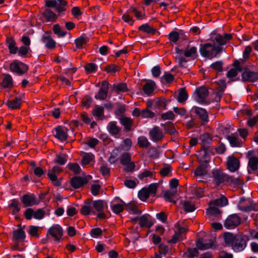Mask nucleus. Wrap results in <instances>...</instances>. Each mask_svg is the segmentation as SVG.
<instances>
[{"label": "nucleus", "mask_w": 258, "mask_h": 258, "mask_svg": "<svg viewBox=\"0 0 258 258\" xmlns=\"http://www.w3.org/2000/svg\"><path fill=\"white\" fill-rule=\"evenodd\" d=\"M110 84L106 81H103L98 92L94 96L96 100H104L106 99L108 93L109 86Z\"/></svg>", "instance_id": "obj_11"}, {"label": "nucleus", "mask_w": 258, "mask_h": 258, "mask_svg": "<svg viewBox=\"0 0 258 258\" xmlns=\"http://www.w3.org/2000/svg\"><path fill=\"white\" fill-rule=\"evenodd\" d=\"M138 144L139 147L142 148H147L151 145L147 138L144 136H141L138 138Z\"/></svg>", "instance_id": "obj_45"}, {"label": "nucleus", "mask_w": 258, "mask_h": 258, "mask_svg": "<svg viewBox=\"0 0 258 258\" xmlns=\"http://www.w3.org/2000/svg\"><path fill=\"white\" fill-rule=\"evenodd\" d=\"M82 103L84 106L89 108L92 103V99L91 96L86 95L83 98Z\"/></svg>", "instance_id": "obj_62"}, {"label": "nucleus", "mask_w": 258, "mask_h": 258, "mask_svg": "<svg viewBox=\"0 0 258 258\" xmlns=\"http://www.w3.org/2000/svg\"><path fill=\"white\" fill-rule=\"evenodd\" d=\"M150 195L146 188H142L138 193L139 198L143 201H146Z\"/></svg>", "instance_id": "obj_52"}, {"label": "nucleus", "mask_w": 258, "mask_h": 258, "mask_svg": "<svg viewBox=\"0 0 258 258\" xmlns=\"http://www.w3.org/2000/svg\"><path fill=\"white\" fill-rule=\"evenodd\" d=\"M53 31L54 33L57 35L59 37H62L67 34V32L61 30L58 24H55L53 26Z\"/></svg>", "instance_id": "obj_51"}, {"label": "nucleus", "mask_w": 258, "mask_h": 258, "mask_svg": "<svg viewBox=\"0 0 258 258\" xmlns=\"http://www.w3.org/2000/svg\"><path fill=\"white\" fill-rule=\"evenodd\" d=\"M130 221L133 224H136L139 221L140 226H152L154 224L155 220H152L149 215L145 214L140 217L131 218Z\"/></svg>", "instance_id": "obj_8"}, {"label": "nucleus", "mask_w": 258, "mask_h": 258, "mask_svg": "<svg viewBox=\"0 0 258 258\" xmlns=\"http://www.w3.org/2000/svg\"><path fill=\"white\" fill-rule=\"evenodd\" d=\"M68 156L66 154L61 153L56 154L54 159V162L60 165L65 164L67 161Z\"/></svg>", "instance_id": "obj_42"}, {"label": "nucleus", "mask_w": 258, "mask_h": 258, "mask_svg": "<svg viewBox=\"0 0 258 258\" xmlns=\"http://www.w3.org/2000/svg\"><path fill=\"white\" fill-rule=\"evenodd\" d=\"M241 78L244 82H254L258 79V73L250 71L248 68H244Z\"/></svg>", "instance_id": "obj_13"}, {"label": "nucleus", "mask_w": 258, "mask_h": 258, "mask_svg": "<svg viewBox=\"0 0 258 258\" xmlns=\"http://www.w3.org/2000/svg\"><path fill=\"white\" fill-rule=\"evenodd\" d=\"M158 184L156 183H152L149 185L148 188H146L150 195H155L157 192Z\"/></svg>", "instance_id": "obj_64"}, {"label": "nucleus", "mask_w": 258, "mask_h": 258, "mask_svg": "<svg viewBox=\"0 0 258 258\" xmlns=\"http://www.w3.org/2000/svg\"><path fill=\"white\" fill-rule=\"evenodd\" d=\"M92 113L94 116L100 118L104 115V109L102 107L97 106L96 108L93 110Z\"/></svg>", "instance_id": "obj_60"}, {"label": "nucleus", "mask_w": 258, "mask_h": 258, "mask_svg": "<svg viewBox=\"0 0 258 258\" xmlns=\"http://www.w3.org/2000/svg\"><path fill=\"white\" fill-rule=\"evenodd\" d=\"M51 32H45L42 36L41 40L45 44V46L49 49H54L56 46V42L51 36Z\"/></svg>", "instance_id": "obj_12"}, {"label": "nucleus", "mask_w": 258, "mask_h": 258, "mask_svg": "<svg viewBox=\"0 0 258 258\" xmlns=\"http://www.w3.org/2000/svg\"><path fill=\"white\" fill-rule=\"evenodd\" d=\"M120 163L122 165H125L131 161V155L128 153H124L120 157Z\"/></svg>", "instance_id": "obj_53"}, {"label": "nucleus", "mask_w": 258, "mask_h": 258, "mask_svg": "<svg viewBox=\"0 0 258 258\" xmlns=\"http://www.w3.org/2000/svg\"><path fill=\"white\" fill-rule=\"evenodd\" d=\"M126 210L131 214H140L141 211H140L138 207L134 203H130L126 206Z\"/></svg>", "instance_id": "obj_49"}, {"label": "nucleus", "mask_w": 258, "mask_h": 258, "mask_svg": "<svg viewBox=\"0 0 258 258\" xmlns=\"http://www.w3.org/2000/svg\"><path fill=\"white\" fill-rule=\"evenodd\" d=\"M214 149L212 147H203L199 152L198 162H204L209 164L211 156L214 154Z\"/></svg>", "instance_id": "obj_6"}, {"label": "nucleus", "mask_w": 258, "mask_h": 258, "mask_svg": "<svg viewBox=\"0 0 258 258\" xmlns=\"http://www.w3.org/2000/svg\"><path fill=\"white\" fill-rule=\"evenodd\" d=\"M48 233L55 240L59 241L62 236L63 231L61 227H50L48 229Z\"/></svg>", "instance_id": "obj_23"}, {"label": "nucleus", "mask_w": 258, "mask_h": 258, "mask_svg": "<svg viewBox=\"0 0 258 258\" xmlns=\"http://www.w3.org/2000/svg\"><path fill=\"white\" fill-rule=\"evenodd\" d=\"M84 68L86 72L88 73L95 72L97 70V66L94 63H87Z\"/></svg>", "instance_id": "obj_59"}, {"label": "nucleus", "mask_w": 258, "mask_h": 258, "mask_svg": "<svg viewBox=\"0 0 258 258\" xmlns=\"http://www.w3.org/2000/svg\"><path fill=\"white\" fill-rule=\"evenodd\" d=\"M139 30L148 34H154L156 32V29L150 27L148 24L142 25L139 27Z\"/></svg>", "instance_id": "obj_48"}, {"label": "nucleus", "mask_w": 258, "mask_h": 258, "mask_svg": "<svg viewBox=\"0 0 258 258\" xmlns=\"http://www.w3.org/2000/svg\"><path fill=\"white\" fill-rule=\"evenodd\" d=\"M81 213L83 215H88L92 212L90 203H85L81 209Z\"/></svg>", "instance_id": "obj_50"}, {"label": "nucleus", "mask_w": 258, "mask_h": 258, "mask_svg": "<svg viewBox=\"0 0 258 258\" xmlns=\"http://www.w3.org/2000/svg\"><path fill=\"white\" fill-rule=\"evenodd\" d=\"M25 238V233L23 228H19L13 231V239L16 241H21Z\"/></svg>", "instance_id": "obj_31"}, {"label": "nucleus", "mask_w": 258, "mask_h": 258, "mask_svg": "<svg viewBox=\"0 0 258 258\" xmlns=\"http://www.w3.org/2000/svg\"><path fill=\"white\" fill-rule=\"evenodd\" d=\"M227 199L222 196L220 198L210 201L209 207L206 210V219L213 221L211 226H222L218 221L221 218L222 211L220 207H223L228 205Z\"/></svg>", "instance_id": "obj_2"}, {"label": "nucleus", "mask_w": 258, "mask_h": 258, "mask_svg": "<svg viewBox=\"0 0 258 258\" xmlns=\"http://www.w3.org/2000/svg\"><path fill=\"white\" fill-rule=\"evenodd\" d=\"M131 13H128V10L122 16V20L126 23H129L131 25H133L134 20L131 16Z\"/></svg>", "instance_id": "obj_56"}, {"label": "nucleus", "mask_w": 258, "mask_h": 258, "mask_svg": "<svg viewBox=\"0 0 258 258\" xmlns=\"http://www.w3.org/2000/svg\"><path fill=\"white\" fill-rule=\"evenodd\" d=\"M233 65L235 68L230 69L227 74V77L229 78L236 77L237 75V72H242L243 70L242 67L240 65V62L238 60H235Z\"/></svg>", "instance_id": "obj_25"}, {"label": "nucleus", "mask_w": 258, "mask_h": 258, "mask_svg": "<svg viewBox=\"0 0 258 258\" xmlns=\"http://www.w3.org/2000/svg\"><path fill=\"white\" fill-rule=\"evenodd\" d=\"M186 229L184 227H179L177 231H175V234L173 236L170 241L172 243H175L176 241L181 239V234L185 232Z\"/></svg>", "instance_id": "obj_34"}, {"label": "nucleus", "mask_w": 258, "mask_h": 258, "mask_svg": "<svg viewBox=\"0 0 258 258\" xmlns=\"http://www.w3.org/2000/svg\"><path fill=\"white\" fill-rule=\"evenodd\" d=\"M21 200L25 207H31L37 204L36 198L33 195H24Z\"/></svg>", "instance_id": "obj_22"}, {"label": "nucleus", "mask_w": 258, "mask_h": 258, "mask_svg": "<svg viewBox=\"0 0 258 258\" xmlns=\"http://www.w3.org/2000/svg\"><path fill=\"white\" fill-rule=\"evenodd\" d=\"M213 180L216 185L225 183L233 185H241L244 183V180L240 177L237 178L230 176L220 169L213 170L212 172Z\"/></svg>", "instance_id": "obj_3"}, {"label": "nucleus", "mask_w": 258, "mask_h": 258, "mask_svg": "<svg viewBox=\"0 0 258 258\" xmlns=\"http://www.w3.org/2000/svg\"><path fill=\"white\" fill-rule=\"evenodd\" d=\"M112 87V90L117 94L121 92H126L128 90L126 84L124 83H121L117 85L114 84Z\"/></svg>", "instance_id": "obj_36"}, {"label": "nucleus", "mask_w": 258, "mask_h": 258, "mask_svg": "<svg viewBox=\"0 0 258 258\" xmlns=\"http://www.w3.org/2000/svg\"><path fill=\"white\" fill-rule=\"evenodd\" d=\"M68 129L67 127L62 126H58L55 128V133L54 137L61 141H66L68 136L67 134Z\"/></svg>", "instance_id": "obj_18"}, {"label": "nucleus", "mask_w": 258, "mask_h": 258, "mask_svg": "<svg viewBox=\"0 0 258 258\" xmlns=\"http://www.w3.org/2000/svg\"><path fill=\"white\" fill-rule=\"evenodd\" d=\"M161 118L163 120H173L175 115L172 111H168L161 114Z\"/></svg>", "instance_id": "obj_63"}, {"label": "nucleus", "mask_w": 258, "mask_h": 258, "mask_svg": "<svg viewBox=\"0 0 258 258\" xmlns=\"http://www.w3.org/2000/svg\"><path fill=\"white\" fill-rule=\"evenodd\" d=\"M241 218L236 214L229 215L226 219L224 226H239L242 224Z\"/></svg>", "instance_id": "obj_17"}, {"label": "nucleus", "mask_w": 258, "mask_h": 258, "mask_svg": "<svg viewBox=\"0 0 258 258\" xmlns=\"http://www.w3.org/2000/svg\"><path fill=\"white\" fill-rule=\"evenodd\" d=\"M246 246V241L243 236L241 235H236L232 244L233 250L236 252H240L243 250Z\"/></svg>", "instance_id": "obj_9"}, {"label": "nucleus", "mask_w": 258, "mask_h": 258, "mask_svg": "<svg viewBox=\"0 0 258 258\" xmlns=\"http://www.w3.org/2000/svg\"><path fill=\"white\" fill-rule=\"evenodd\" d=\"M67 5V2L64 0H58V2L55 6V10L56 12L60 14L66 11V6Z\"/></svg>", "instance_id": "obj_41"}, {"label": "nucleus", "mask_w": 258, "mask_h": 258, "mask_svg": "<svg viewBox=\"0 0 258 258\" xmlns=\"http://www.w3.org/2000/svg\"><path fill=\"white\" fill-rule=\"evenodd\" d=\"M89 38L85 36H81L75 40V44L77 48L80 49L84 47V45L88 43Z\"/></svg>", "instance_id": "obj_35"}, {"label": "nucleus", "mask_w": 258, "mask_h": 258, "mask_svg": "<svg viewBox=\"0 0 258 258\" xmlns=\"http://www.w3.org/2000/svg\"><path fill=\"white\" fill-rule=\"evenodd\" d=\"M7 42L8 44V47L10 53L11 54H16L18 50V48L16 46L15 41L11 38H7Z\"/></svg>", "instance_id": "obj_40"}, {"label": "nucleus", "mask_w": 258, "mask_h": 258, "mask_svg": "<svg viewBox=\"0 0 258 258\" xmlns=\"http://www.w3.org/2000/svg\"><path fill=\"white\" fill-rule=\"evenodd\" d=\"M10 69L12 72L22 75L27 72L28 67L21 61L16 60L11 63Z\"/></svg>", "instance_id": "obj_7"}, {"label": "nucleus", "mask_w": 258, "mask_h": 258, "mask_svg": "<svg viewBox=\"0 0 258 258\" xmlns=\"http://www.w3.org/2000/svg\"><path fill=\"white\" fill-rule=\"evenodd\" d=\"M161 125L164 127L165 131L170 135H174L176 132L173 124L171 122H166L164 124H161Z\"/></svg>", "instance_id": "obj_47"}, {"label": "nucleus", "mask_w": 258, "mask_h": 258, "mask_svg": "<svg viewBox=\"0 0 258 258\" xmlns=\"http://www.w3.org/2000/svg\"><path fill=\"white\" fill-rule=\"evenodd\" d=\"M237 207L239 210L246 212L258 211V206L255 203H253L250 199L244 197L240 198Z\"/></svg>", "instance_id": "obj_4"}, {"label": "nucleus", "mask_w": 258, "mask_h": 258, "mask_svg": "<svg viewBox=\"0 0 258 258\" xmlns=\"http://www.w3.org/2000/svg\"><path fill=\"white\" fill-rule=\"evenodd\" d=\"M200 140L201 141L202 148L211 147L210 145L212 144V140L209 134L205 133L202 135L200 137Z\"/></svg>", "instance_id": "obj_28"}, {"label": "nucleus", "mask_w": 258, "mask_h": 258, "mask_svg": "<svg viewBox=\"0 0 258 258\" xmlns=\"http://www.w3.org/2000/svg\"><path fill=\"white\" fill-rule=\"evenodd\" d=\"M235 236L232 233L227 232L224 234V239L225 242L227 244H231L233 243L234 240Z\"/></svg>", "instance_id": "obj_61"}, {"label": "nucleus", "mask_w": 258, "mask_h": 258, "mask_svg": "<svg viewBox=\"0 0 258 258\" xmlns=\"http://www.w3.org/2000/svg\"><path fill=\"white\" fill-rule=\"evenodd\" d=\"M188 97V94L185 89L182 88L179 89L177 99L180 103H184Z\"/></svg>", "instance_id": "obj_43"}, {"label": "nucleus", "mask_w": 258, "mask_h": 258, "mask_svg": "<svg viewBox=\"0 0 258 258\" xmlns=\"http://www.w3.org/2000/svg\"><path fill=\"white\" fill-rule=\"evenodd\" d=\"M93 206L98 212L103 211L105 207H107L106 203L103 200H97L93 203Z\"/></svg>", "instance_id": "obj_38"}, {"label": "nucleus", "mask_w": 258, "mask_h": 258, "mask_svg": "<svg viewBox=\"0 0 258 258\" xmlns=\"http://www.w3.org/2000/svg\"><path fill=\"white\" fill-rule=\"evenodd\" d=\"M47 176L53 185L55 186H60L61 185V179H58L55 173L48 171Z\"/></svg>", "instance_id": "obj_39"}, {"label": "nucleus", "mask_w": 258, "mask_h": 258, "mask_svg": "<svg viewBox=\"0 0 258 258\" xmlns=\"http://www.w3.org/2000/svg\"><path fill=\"white\" fill-rule=\"evenodd\" d=\"M182 202V205L183 206V208L185 211L187 212H192L195 210V208L194 205L191 204V203L189 201H183Z\"/></svg>", "instance_id": "obj_55"}, {"label": "nucleus", "mask_w": 258, "mask_h": 258, "mask_svg": "<svg viewBox=\"0 0 258 258\" xmlns=\"http://www.w3.org/2000/svg\"><path fill=\"white\" fill-rule=\"evenodd\" d=\"M1 86L4 88H11L13 86V79L10 75H5L2 82L1 83Z\"/></svg>", "instance_id": "obj_33"}, {"label": "nucleus", "mask_w": 258, "mask_h": 258, "mask_svg": "<svg viewBox=\"0 0 258 258\" xmlns=\"http://www.w3.org/2000/svg\"><path fill=\"white\" fill-rule=\"evenodd\" d=\"M107 129L109 134L113 136H116L121 132V128L117 125V122L112 121L108 123Z\"/></svg>", "instance_id": "obj_26"}, {"label": "nucleus", "mask_w": 258, "mask_h": 258, "mask_svg": "<svg viewBox=\"0 0 258 258\" xmlns=\"http://www.w3.org/2000/svg\"><path fill=\"white\" fill-rule=\"evenodd\" d=\"M252 155V151L248 152L247 154V158L248 159L247 168L249 174L253 173L258 168V158Z\"/></svg>", "instance_id": "obj_10"}, {"label": "nucleus", "mask_w": 258, "mask_h": 258, "mask_svg": "<svg viewBox=\"0 0 258 258\" xmlns=\"http://www.w3.org/2000/svg\"><path fill=\"white\" fill-rule=\"evenodd\" d=\"M211 68L218 72H222L223 70V62L221 60L217 61L212 63Z\"/></svg>", "instance_id": "obj_57"}, {"label": "nucleus", "mask_w": 258, "mask_h": 258, "mask_svg": "<svg viewBox=\"0 0 258 258\" xmlns=\"http://www.w3.org/2000/svg\"><path fill=\"white\" fill-rule=\"evenodd\" d=\"M184 55L186 57H190L193 59L197 58L198 56L197 48L196 46H190L188 45L184 50Z\"/></svg>", "instance_id": "obj_27"}, {"label": "nucleus", "mask_w": 258, "mask_h": 258, "mask_svg": "<svg viewBox=\"0 0 258 258\" xmlns=\"http://www.w3.org/2000/svg\"><path fill=\"white\" fill-rule=\"evenodd\" d=\"M232 35L225 33L224 36L216 33H212L210 40L212 43H206L200 45L199 51L205 57L212 59L216 57L223 50V46L226 44L232 39Z\"/></svg>", "instance_id": "obj_1"}, {"label": "nucleus", "mask_w": 258, "mask_h": 258, "mask_svg": "<svg viewBox=\"0 0 258 258\" xmlns=\"http://www.w3.org/2000/svg\"><path fill=\"white\" fill-rule=\"evenodd\" d=\"M196 100L200 103H204L205 102V99L209 94L208 89L204 86L197 88L195 92Z\"/></svg>", "instance_id": "obj_15"}, {"label": "nucleus", "mask_w": 258, "mask_h": 258, "mask_svg": "<svg viewBox=\"0 0 258 258\" xmlns=\"http://www.w3.org/2000/svg\"><path fill=\"white\" fill-rule=\"evenodd\" d=\"M155 86V83L153 81H150L144 85L143 90L145 94L148 96H151L153 94Z\"/></svg>", "instance_id": "obj_29"}, {"label": "nucleus", "mask_w": 258, "mask_h": 258, "mask_svg": "<svg viewBox=\"0 0 258 258\" xmlns=\"http://www.w3.org/2000/svg\"><path fill=\"white\" fill-rule=\"evenodd\" d=\"M87 183L86 179L80 176H74L71 180V186L76 189L80 188Z\"/></svg>", "instance_id": "obj_24"}, {"label": "nucleus", "mask_w": 258, "mask_h": 258, "mask_svg": "<svg viewBox=\"0 0 258 258\" xmlns=\"http://www.w3.org/2000/svg\"><path fill=\"white\" fill-rule=\"evenodd\" d=\"M173 110L176 114H178L181 116H184V118H187L188 117L186 110L183 107L178 108L177 107H174L173 108Z\"/></svg>", "instance_id": "obj_54"}, {"label": "nucleus", "mask_w": 258, "mask_h": 258, "mask_svg": "<svg viewBox=\"0 0 258 258\" xmlns=\"http://www.w3.org/2000/svg\"><path fill=\"white\" fill-rule=\"evenodd\" d=\"M200 165L196 168L194 171V176L197 178H202L208 173V168L209 164L204 162H198Z\"/></svg>", "instance_id": "obj_14"}, {"label": "nucleus", "mask_w": 258, "mask_h": 258, "mask_svg": "<svg viewBox=\"0 0 258 258\" xmlns=\"http://www.w3.org/2000/svg\"><path fill=\"white\" fill-rule=\"evenodd\" d=\"M227 139L232 147H240L241 146V140L233 134L228 136Z\"/></svg>", "instance_id": "obj_37"}, {"label": "nucleus", "mask_w": 258, "mask_h": 258, "mask_svg": "<svg viewBox=\"0 0 258 258\" xmlns=\"http://www.w3.org/2000/svg\"><path fill=\"white\" fill-rule=\"evenodd\" d=\"M227 165L229 170L231 172H235L239 169L240 162L234 156H230L227 158Z\"/></svg>", "instance_id": "obj_16"}, {"label": "nucleus", "mask_w": 258, "mask_h": 258, "mask_svg": "<svg viewBox=\"0 0 258 258\" xmlns=\"http://www.w3.org/2000/svg\"><path fill=\"white\" fill-rule=\"evenodd\" d=\"M20 203L16 199L11 200V204L9 205V207L12 209V213L15 214L19 212L20 210Z\"/></svg>", "instance_id": "obj_44"}, {"label": "nucleus", "mask_w": 258, "mask_h": 258, "mask_svg": "<svg viewBox=\"0 0 258 258\" xmlns=\"http://www.w3.org/2000/svg\"><path fill=\"white\" fill-rule=\"evenodd\" d=\"M67 167L75 174H79L81 173V169L77 163H69Z\"/></svg>", "instance_id": "obj_46"}, {"label": "nucleus", "mask_w": 258, "mask_h": 258, "mask_svg": "<svg viewBox=\"0 0 258 258\" xmlns=\"http://www.w3.org/2000/svg\"><path fill=\"white\" fill-rule=\"evenodd\" d=\"M42 15L47 22H54L57 19L56 15L48 9L44 11Z\"/></svg>", "instance_id": "obj_30"}, {"label": "nucleus", "mask_w": 258, "mask_h": 258, "mask_svg": "<svg viewBox=\"0 0 258 258\" xmlns=\"http://www.w3.org/2000/svg\"><path fill=\"white\" fill-rule=\"evenodd\" d=\"M215 237H213L207 241V239H202L199 238L197 242V246L201 250H205L212 248L214 246Z\"/></svg>", "instance_id": "obj_19"}, {"label": "nucleus", "mask_w": 258, "mask_h": 258, "mask_svg": "<svg viewBox=\"0 0 258 258\" xmlns=\"http://www.w3.org/2000/svg\"><path fill=\"white\" fill-rule=\"evenodd\" d=\"M149 135L151 140L154 142L161 140L164 136L162 131L158 126L154 127L150 131Z\"/></svg>", "instance_id": "obj_21"}, {"label": "nucleus", "mask_w": 258, "mask_h": 258, "mask_svg": "<svg viewBox=\"0 0 258 258\" xmlns=\"http://www.w3.org/2000/svg\"><path fill=\"white\" fill-rule=\"evenodd\" d=\"M179 38V35L178 33L176 31H171L169 35H168V39L169 40L173 42V43H176L177 41L178 40Z\"/></svg>", "instance_id": "obj_58"}, {"label": "nucleus", "mask_w": 258, "mask_h": 258, "mask_svg": "<svg viewBox=\"0 0 258 258\" xmlns=\"http://www.w3.org/2000/svg\"><path fill=\"white\" fill-rule=\"evenodd\" d=\"M191 111L195 114L196 117L201 120V124L204 125L209 121L208 114L206 110L197 106H193Z\"/></svg>", "instance_id": "obj_5"}, {"label": "nucleus", "mask_w": 258, "mask_h": 258, "mask_svg": "<svg viewBox=\"0 0 258 258\" xmlns=\"http://www.w3.org/2000/svg\"><path fill=\"white\" fill-rule=\"evenodd\" d=\"M21 102L20 98L16 97L13 100H8L6 104L9 108L15 109L20 108Z\"/></svg>", "instance_id": "obj_32"}, {"label": "nucleus", "mask_w": 258, "mask_h": 258, "mask_svg": "<svg viewBox=\"0 0 258 258\" xmlns=\"http://www.w3.org/2000/svg\"><path fill=\"white\" fill-rule=\"evenodd\" d=\"M118 120L120 123L124 127V130L126 132H130L133 130L134 120L131 117L121 116L118 117Z\"/></svg>", "instance_id": "obj_20"}]
</instances>
